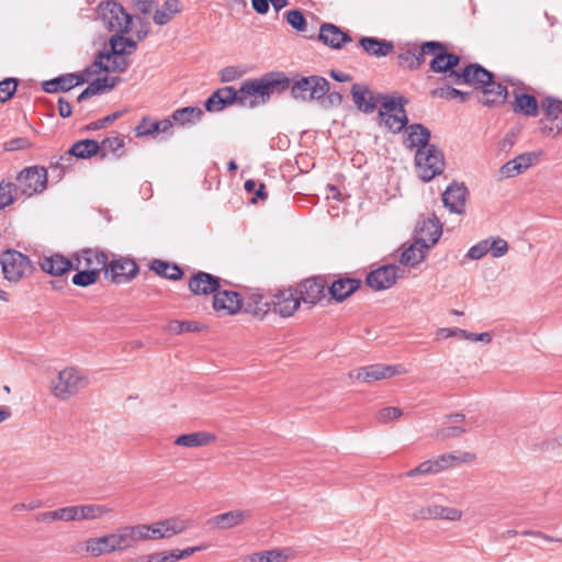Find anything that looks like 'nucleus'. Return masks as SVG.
Wrapping results in <instances>:
<instances>
[{
    "mask_svg": "<svg viewBox=\"0 0 562 562\" xmlns=\"http://www.w3.org/2000/svg\"><path fill=\"white\" fill-rule=\"evenodd\" d=\"M60 85L61 91H68L71 88L82 83L85 79L76 74H68L57 78Z\"/></svg>",
    "mask_w": 562,
    "mask_h": 562,
    "instance_id": "nucleus-62",
    "label": "nucleus"
},
{
    "mask_svg": "<svg viewBox=\"0 0 562 562\" xmlns=\"http://www.w3.org/2000/svg\"><path fill=\"white\" fill-rule=\"evenodd\" d=\"M438 469H437V465H436V462L434 461V459H429V460H426L424 462H422L419 465H417L416 468L409 470L408 472L405 473V475L407 477H416V476H419V475H435V474H438Z\"/></svg>",
    "mask_w": 562,
    "mask_h": 562,
    "instance_id": "nucleus-52",
    "label": "nucleus"
},
{
    "mask_svg": "<svg viewBox=\"0 0 562 562\" xmlns=\"http://www.w3.org/2000/svg\"><path fill=\"white\" fill-rule=\"evenodd\" d=\"M72 262V269H86L100 274L106 269L108 257L97 249H83L74 256Z\"/></svg>",
    "mask_w": 562,
    "mask_h": 562,
    "instance_id": "nucleus-16",
    "label": "nucleus"
},
{
    "mask_svg": "<svg viewBox=\"0 0 562 562\" xmlns=\"http://www.w3.org/2000/svg\"><path fill=\"white\" fill-rule=\"evenodd\" d=\"M137 272L138 267L134 260L121 257L106 265L105 277L120 284L134 279Z\"/></svg>",
    "mask_w": 562,
    "mask_h": 562,
    "instance_id": "nucleus-14",
    "label": "nucleus"
},
{
    "mask_svg": "<svg viewBox=\"0 0 562 562\" xmlns=\"http://www.w3.org/2000/svg\"><path fill=\"white\" fill-rule=\"evenodd\" d=\"M121 79L117 77H102L90 82L89 86L78 95L77 101L81 102L89 98L112 90Z\"/></svg>",
    "mask_w": 562,
    "mask_h": 562,
    "instance_id": "nucleus-35",
    "label": "nucleus"
},
{
    "mask_svg": "<svg viewBox=\"0 0 562 562\" xmlns=\"http://www.w3.org/2000/svg\"><path fill=\"white\" fill-rule=\"evenodd\" d=\"M168 330L172 334L180 335L183 333H192L199 330L193 322L172 321L168 325Z\"/></svg>",
    "mask_w": 562,
    "mask_h": 562,
    "instance_id": "nucleus-59",
    "label": "nucleus"
},
{
    "mask_svg": "<svg viewBox=\"0 0 562 562\" xmlns=\"http://www.w3.org/2000/svg\"><path fill=\"white\" fill-rule=\"evenodd\" d=\"M463 512L457 507L431 504V519L456 522L462 519Z\"/></svg>",
    "mask_w": 562,
    "mask_h": 562,
    "instance_id": "nucleus-44",
    "label": "nucleus"
},
{
    "mask_svg": "<svg viewBox=\"0 0 562 562\" xmlns=\"http://www.w3.org/2000/svg\"><path fill=\"white\" fill-rule=\"evenodd\" d=\"M405 373H407V370L402 364H371L352 370L348 375L352 380L370 384L375 381L389 379L394 375H402Z\"/></svg>",
    "mask_w": 562,
    "mask_h": 562,
    "instance_id": "nucleus-10",
    "label": "nucleus"
},
{
    "mask_svg": "<svg viewBox=\"0 0 562 562\" xmlns=\"http://www.w3.org/2000/svg\"><path fill=\"white\" fill-rule=\"evenodd\" d=\"M482 97L480 102L486 106L503 104L507 98V88L493 79L481 87Z\"/></svg>",
    "mask_w": 562,
    "mask_h": 562,
    "instance_id": "nucleus-32",
    "label": "nucleus"
},
{
    "mask_svg": "<svg viewBox=\"0 0 562 562\" xmlns=\"http://www.w3.org/2000/svg\"><path fill=\"white\" fill-rule=\"evenodd\" d=\"M150 270H153L158 276L165 277L173 281L181 279L183 274V272L177 265L169 263L160 259H154L151 261Z\"/></svg>",
    "mask_w": 562,
    "mask_h": 562,
    "instance_id": "nucleus-43",
    "label": "nucleus"
},
{
    "mask_svg": "<svg viewBox=\"0 0 562 562\" xmlns=\"http://www.w3.org/2000/svg\"><path fill=\"white\" fill-rule=\"evenodd\" d=\"M89 383L87 374L75 367H66L50 380V393L58 400L66 401L83 390Z\"/></svg>",
    "mask_w": 562,
    "mask_h": 562,
    "instance_id": "nucleus-4",
    "label": "nucleus"
},
{
    "mask_svg": "<svg viewBox=\"0 0 562 562\" xmlns=\"http://www.w3.org/2000/svg\"><path fill=\"white\" fill-rule=\"evenodd\" d=\"M361 285V281L356 278H338L328 288L330 296L336 302H342L351 294H353Z\"/></svg>",
    "mask_w": 562,
    "mask_h": 562,
    "instance_id": "nucleus-28",
    "label": "nucleus"
},
{
    "mask_svg": "<svg viewBox=\"0 0 562 562\" xmlns=\"http://www.w3.org/2000/svg\"><path fill=\"white\" fill-rule=\"evenodd\" d=\"M239 104V89L223 87L213 92L205 101V109L209 112H220L232 104Z\"/></svg>",
    "mask_w": 562,
    "mask_h": 562,
    "instance_id": "nucleus-19",
    "label": "nucleus"
},
{
    "mask_svg": "<svg viewBox=\"0 0 562 562\" xmlns=\"http://www.w3.org/2000/svg\"><path fill=\"white\" fill-rule=\"evenodd\" d=\"M182 5L180 0H166L160 8H156L153 20L157 25H165L170 22L176 14L180 13Z\"/></svg>",
    "mask_w": 562,
    "mask_h": 562,
    "instance_id": "nucleus-40",
    "label": "nucleus"
},
{
    "mask_svg": "<svg viewBox=\"0 0 562 562\" xmlns=\"http://www.w3.org/2000/svg\"><path fill=\"white\" fill-rule=\"evenodd\" d=\"M415 167L423 181H430L445 169L443 154L435 145L419 148L415 155Z\"/></svg>",
    "mask_w": 562,
    "mask_h": 562,
    "instance_id": "nucleus-7",
    "label": "nucleus"
},
{
    "mask_svg": "<svg viewBox=\"0 0 562 562\" xmlns=\"http://www.w3.org/2000/svg\"><path fill=\"white\" fill-rule=\"evenodd\" d=\"M486 241H487L488 252H491V255L494 258H499L507 254L509 247H508V243L505 239H503L501 237H491V238H486Z\"/></svg>",
    "mask_w": 562,
    "mask_h": 562,
    "instance_id": "nucleus-56",
    "label": "nucleus"
},
{
    "mask_svg": "<svg viewBox=\"0 0 562 562\" xmlns=\"http://www.w3.org/2000/svg\"><path fill=\"white\" fill-rule=\"evenodd\" d=\"M4 279L18 282L32 272L31 261L26 256L16 250H7L0 258Z\"/></svg>",
    "mask_w": 562,
    "mask_h": 562,
    "instance_id": "nucleus-9",
    "label": "nucleus"
},
{
    "mask_svg": "<svg viewBox=\"0 0 562 562\" xmlns=\"http://www.w3.org/2000/svg\"><path fill=\"white\" fill-rule=\"evenodd\" d=\"M80 512L81 520H97L111 514L112 509L102 504H87L80 505Z\"/></svg>",
    "mask_w": 562,
    "mask_h": 562,
    "instance_id": "nucleus-48",
    "label": "nucleus"
},
{
    "mask_svg": "<svg viewBox=\"0 0 562 562\" xmlns=\"http://www.w3.org/2000/svg\"><path fill=\"white\" fill-rule=\"evenodd\" d=\"M145 560L147 562H177L173 549L146 554Z\"/></svg>",
    "mask_w": 562,
    "mask_h": 562,
    "instance_id": "nucleus-63",
    "label": "nucleus"
},
{
    "mask_svg": "<svg viewBox=\"0 0 562 562\" xmlns=\"http://www.w3.org/2000/svg\"><path fill=\"white\" fill-rule=\"evenodd\" d=\"M468 190L463 184H451L442 194L446 207L452 213L461 214L464 211Z\"/></svg>",
    "mask_w": 562,
    "mask_h": 562,
    "instance_id": "nucleus-26",
    "label": "nucleus"
},
{
    "mask_svg": "<svg viewBox=\"0 0 562 562\" xmlns=\"http://www.w3.org/2000/svg\"><path fill=\"white\" fill-rule=\"evenodd\" d=\"M513 111L525 116L535 117L539 114V104L533 95L519 93L515 95Z\"/></svg>",
    "mask_w": 562,
    "mask_h": 562,
    "instance_id": "nucleus-38",
    "label": "nucleus"
},
{
    "mask_svg": "<svg viewBox=\"0 0 562 562\" xmlns=\"http://www.w3.org/2000/svg\"><path fill=\"white\" fill-rule=\"evenodd\" d=\"M541 109L548 120L560 121L554 127H550V131L559 132L562 128V101L548 97L542 101Z\"/></svg>",
    "mask_w": 562,
    "mask_h": 562,
    "instance_id": "nucleus-42",
    "label": "nucleus"
},
{
    "mask_svg": "<svg viewBox=\"0 0 562 562\" xmlns=\"http://www.w3.org/2000/svg\"><path fill=\"white\" fill-rule=\"evenodd\" d=\"M449 463V468H453L463 463H471L476 459V454L469 451H457L445 453Z\"/></svg>",
    "mask_w": 562,
    "mask_h": 562,
    "instance_id": "nucleus-57",
    "label": "nucleus"
},
{
    "mask_svg": "<svg viewBox=\"0 0 562 562\" xmlns=\"http://www.w3.org/2000/svg\"><path fill=\"white\" fill-rule=\"evenodd\" d=\"M403 415V412L398 407L387 406L379 409L375 414V419L380 424H389L396 422Z\"/></svg>",
    "mask_w": 562,
    "mask_h": 562,
    "instance_id": "nucleus-54",
    "label": "nucleus"
},
{
    "mask_svg": "<svg viewBox=\"0 0 562 562\" xmlns=\"http://www.w3.org/2000/svg\"><path fill=\"white\" fill-rule=\"evenodd\" d=\"M326 282L322 278H308L300 284L301 302L315 305L325 297Z\"/></svg>",
    "mask_w": 562,
    "mask_h": 562,
    "instance_id": "nucleus-21",
    "label": "nucleus"
},
{
    "mask_svg": "<svg viewBox=\"0 0 562 562\" xmlns=\"http://www.w3.org/2000/svg\"><path fill=\"white\" fill-rule=\"evenodd\" d=\"M427 53H423V45L420 47L403 49L398 56V66L406 69H417L425 61Z\"/></svg>",
    "mask_w": 562,
    "mask_h": 562,
    "instance_id": "nucleus-39",
    "label": "nucleus"
},
{
    "mask_svg": "<svg viewBox=\"0 0 562 562\" xmlns=\"http://www.w3.org/2000/svg\"><path fill=\"white\" fill-rule=\"evenodd\" d=\"M432 97L445 99V100H453L456 98H460L461 101L468 100L470 93L469 92H462L456 88L452 87H442L437 88L431 91Z\"/></svg>",
    "mask_w": 562,
    "mask_h": 562,
    "instance_id": "nucleus-53",
    "label": "nucleus"
},
{
    "mask_svg": "<svg viewBox=\"0 0 562 562\" xmlns=\"http://www.w3.org/2000/svg\"><path fill=\"white\" fill-rule=\"evenodd\" d=\"M359 45L366 53L378 58L387 56L394 49L392 42L376 37H362Z\"/></svg>",
    "mask_w": 562,
    "mask_h": 562,
    "instance_id": "nucleus-34",
    "label": "nucleus"
},
{
    "mask_svg": "<svg viewBox=\"0 0 562 562\" xmlns=\"http://www.w3.org/2000/svg\"><path fill=\"white\" fill-rule=\"evenodd\" d=\"M381 124H383L390 132L398 133L406 126L408 119L406 112L389 113L385 116L379 115Z\"/></svg>",
    "mask_w": 562,
    "mask_h": 562,
    "instance_id": "nucleus-46",
    "label": "nucleus"
},
{
    "mask_svg": "<svg viewBox=\"0 0 562 562\" xmlns=\"http://www.w3.org/2000/svg\"><path fill=\"white\" fill-rule=\"evenodd\" d=\"M216 440V436L209 431H195L180 435L175 439V445L184 448L206 447Z\"/></svg>",
    "mask_w": 562,
    "mask_h": 562,
    "instance_id": "nucleus-33",
    "label": "nucleus"
},
{
    "mask_svg": "<svg viewBox=\"0 0 562 562\" xmlns=\"http://www.w3.org/2000/svg\"><path fill=\"white\" fill-rule=\"evenodd\" d=\"M423 53H427L428 56H432L429 67L434 72L445 74V80L451 85V72H459L456 67L460 63L458 55L449 53L447 47L440 42H425L423 44Z\"/></svg>",
    "mask_w": 562,
    "mask_h": 562,
    "instance_id": "nucleus-6",
    "label": "nucleus"
},
{
    "mask_svg": "<svg viewBox=\"0 0 562 562\" xmlns=\"http://www.w3.org/2000/svg\"><path fill=\"white\" fill-rule=\"evenodd\" d=\"M77 273L72 277V283L78 286H88L94 284L99 279V273L86 269H76Z\"/></svg>",
    "mask_w": 562,
    "mask_h": 562,
    "instance_id": "nucleus-55",
    "label": "nucleus"
},
{
    "mask_svg": "<svg viewBox=\"0 0 562 562\" xmlns=\"http://www.w3.org/2000/svg\"><path fill=\"white\" fill-rule=\"evenodd\" d=\"M318 40L325 45L339 49L344 44L350 43L352 38L340 27L331 23H324L319 29Z\"/></svg>",
    "mask_w": 562,
    "mask_h": 562,
    "instance_id": "nucleus-24",
    "label": "nucleus"
},
{
    "mask_svg": "<svg viewBox=\"0 0 562 562\" xmlns=\"http://www.w3.org/2000/svg\"><path fill=\"white\" fill-rule=\"evenodd\" d=\"M286 22L297 32L306 31V19L304 18L302 11L300 10H290L285 13Z\"/></svg>",
    "mask_w": 562,
    "mask_h": 562,
    "instance_id": "nucleus-58",
    "label": "nucleus"
},
{
    "mask_svg": "<svg viewBox=\"0 0 562 562\" xmlns=\"http://www.w3.org/2000/svg\"><path fill=\"white\" fill-rule=\"evenodd\" d=\"M351 94L355 104L360 111L371 113L375 110L379 100L368 87L355 83L351 89Z\"/></svg>",
    "mask_w": 562,
    "mask_h": 562,
    "instance_id": "nucleus-30",
    "label": "nucleus"
},
{
    "mask_svg": "<svg viewBox=\"0 0 562 562\" xmlns=\"http://www.w3.org/2000/svg\"><path fill=\"white\" fill-rule=\"evenodd\" d=\"M125 33L113 34L110 37V49L122 57L131 55L137 49V41L132 37L124 36Z\"/></svg>",
    "mask_w": 562,
    "mask_h": 562,
    "instance_id": "nucleus-41",
    "label": "nucleus"
},
{
    "mask_svg": "<svg viewBox=\"0 0 562 562\" xmlns=\"http://www.w3.org/2000/svg\"><path fill=\"white\" fill-rule=\"evenodd\" d=\"M538 160L539 155L537 153L520 154L514 159L504 164L499 169V175L503 178H514L537 164Z\"/></svg>",
    "mask_w": 562,
    "mask_h": 562,
    "instance_id": "nucleus-20",
    "label": "nucleus"
},
{
    "mask_svg": "<svg viewBox=\"0 0 562 562\" xmlns=\"http://www.w3.org/2000/svg\"><path fill=\"white\" fill-rule=\"evenodd\" d=\"M40 266L46 273L52 276H63L72 269L74 262L63 255L53 254L50 256H44L40 260Z\"/></svg>",
    "mask_w": 562,
    "mask_h": 562,
    "instance_id": "nucleus-29",
    "label": "nucleus"
},
{
    "mask_svg": "<svg viewBox=\"0 0 562 562\" xmlns=\"http://www.w3.org/2000/svg\"><path fill=\"white\" fill-rule=\"evenodd\" d=\"M250 518V512L246 509H233L218 514L212 518L213 525L218 529H231L244 524Z\"/></svg>",
    "mask_w": 562,
    "mask_h": 562,
    "instance_id": "nucleus-31",
    "label": "nucleus"
},
{
    "mask_svg": "<svg viewBox=\"0 0 562 562\" xmlns=\"http://www.w3.org/2000/svg\"><path fill=\"white\" fill-rule=\"evenodd\" d=\"M429 249V246L415 238V241L406 248L401 255V263L415 267L420 263Z\"/></svg>",
    "mask_w": 562,
    "mask_h": 562,
    "instance_id": "nucleus-37",
    "label": "nucleus"
},
{
    "mask_svg": "<svg viewBox=\"0 0 562 562\" xmlns=\"http://www.w3.org/2000/svg\"><path fill=\"white\" fill-rule=\"evenodd\" d=\"M128 68L126 59L120 55L110 52L100 53L90 68L86 70L88 75L105 72H124Z\"/></svg>",
    "mask_w": 562,
    "mask_h": 562,
    "instance_id": "nucleus-15",
    "label": "nucleus"
},
{
    "mask_svg": "<svg viewBox=\"0 0 562 562\" xmlns=\"http://www.w3.org/2000/svg\"><path fill=\"white\" fill-rule=\"evenodd\" d=\"M451 85H471L480 88L493 79L492 72L477 64H471L459 72L450 74Z\"/></svg>",
    "mask_w": 562,
    "mask_h": 562,
    "instance_id": "nucleus-13",
    "label": "nucleus"
},
{
    "mask_svg": "<svg viewBox=\"0 0 562 562\" xmlns=\"http://www.w3.org/2000/svg\"><path fill=\"white\" fill-rule=\"evenodd\" d=\"M213 307L223 315L236 314L241 307L239 294L235 291H218L214 294Z\"/></svg>",
    "mask_w": 562,
    "mask_h": 562,
    "instance_id": "nucleus-23",
    "label": "nucleus"
},
{
    "mask_svg": "<svg viewBox=\"0 0 562 562\" xmlns=\"http://www.w3.org/2000/svg\"><path fill=\"white\" fill-rule=\"evenodd\" d=\"M135 547L132 525L119 527L115 531L100 537L88 538L83 543L72 547L71 552L85 558H99L116 552H124Z\"/></svg>",
    "mask_w": 562,
    "mask_h": 562,
    "instance_id": "nucleus-1",
    "label": "nucleus"
},
{
    "mask_svg": "<svg viewBox=\"0 0 562 562\" xmlns=\"http://www.w3.org/2000/svg\"><path fill=\"white\" fill-rule=\"evenodd\" d=\"M99 149V143L93 139L78 140L69 148L65 155L60 156L55 167L64 169L69 166V161L72 157L87 159L97 155Z\"/></svg>",
    "mask_w": 562,
    "mask_h": 562,
    "instance_id": "nucleus-17",
    "label": "nucleus"
},
{
    "mask_svg": "<svg viewBox=\"0 0 562 562\" xmlns=\"http://www.w3.org/2000/svg\"><path fill=\"white\" fill-rule=\"evenodd\" d=\"M402 277V270L396 265L381 266L368 273L366 283L374 291L392 288Z\"/></svg>",
    "mask_w": 562,
    "mask_h": 562,
    "instance_id": "nucleus-12",
    "label": "nucleus"
},
{
    "mask_svg": "<svg viewBox=\"0 0 562 562\" xmlns=\"http://www.w3.org/2000/svg\"><path fill=\"white\" fill-rule=\"evenodd\" d=\"M18 81L14 78H7L0 82V102H5L12 98L16 91Z\"/></svg>",
    "mask_w": 562,
    "mask_h": 562,
    "instance_id": "nucleus-61",
    "label": "nucleus"
},
{
    "mask_svg": "<svg viewBox=\"0 0 562 562\" xmlns=\"http://www.w3.org/2000/svg\"><path fill=\"white\" fill-rule=\"evenodd\" d=\"M430 138V132L427 127L422 124H412L407 127V137L405 145L408 148H424L431 146L428 142Z\"/></svg>",
    "mask_w": 562,
    "mask_h": 562,
    "instance_id": "nucleus-36",
    "label": "nucleus"
},
{
    "mask_svg": "<svg viewBox=\"0 0 562 562\" xmlns=\"http://www.w3.org/2000/svg\"><path fill=\"white\" fill-rule=\"evenodd\" d=\"M290 87V80L281 72L267 74L261 78L247 79L239 88V105L256 108L269 101L272 94Z\"/></svg>",
    "mask_w": 562,
    "mask_h": 562,
    "instance_id": "nucleus-2",
    "label": "nucleus"
},
{
    "mask_svg": "<svg viewBox=\"0 0 562 562\" xmlns=\"http://www.w3.org/2000/svg\"><path fill=\"white\" fill-rule=\"evenodd\" d=\"M189 527V521L172 517L153 524L132 525V532L136 546L138 542L171 538L186 531Z\"/></svg>",
    "mask_w": 562,
    "mask_h": 562,
    "instance_id": "nucleus-3",
    "label": "nucleus"
},
{
    "mask_svg": "<svg viewBox=\"0 0 562 562\" xmlns=\"http://www.w3.org/2000/svg\"><path fill=\"white\" fill-rule=\"evenodd\" d=\"M19 190H15V183L0 182V209H4L16 200Z\"/></svg>",
    "mask_w": 562,
    "mask_h": 562,
    "instance_id": "nucleus-51",
    "label": "nucleus"
},
{
    "mask_svg": "<svg viewBox=\"0 0 562 562\" xmlns=\"http://www.w3.org/2000/svg\"><path fill=\"white\" fill-rule=\"evenodd\" d=\"M273 312L281 317H290L299 308L301 300L295 290L289 288L273 295Z\"/></svg>",
    "mask_w": 562,
    "mask_h": 562,
    "instance_id": "nucleus-18",
    "label": "nucleus"
},
{
    "mask_svg": "<svg viewBox=\"0 0 562 562\" xmlns=\"http://www.w3.org/2000/svg\"><path fill=\"white\" fill-rule=\"evenodd\" d=\"M406 100L402 97H384L382 105L379 110V115H386L389 113L403 112Z\"/></svg>",
    "mask_w": 562,
    "mask_h": 562,
    "instance_id": "nucleus-50",
    "label": "nucleus"
},
{
    "mask_svg": "<svg viewBox=\"0 0 562 562\" xmlns=\"http://www.w3.org/2000/svg\"><path fill=\"white\" fill-rule=\"evenodd\" d=\"M203 111L196 106H186L172 113V120L179 125L195 123L201 120Z\"/></svg>",
    "mask_w": 562,
    "mask_h": 562,
    "instance_id": "nucleus-45",
    "label": "nucleus"
},
{
    "mask_svg": "<svg viewBox=\"0 0 562 562\" xmlns=\"http://www.w3.org/2000/svg\"><path fill=\"white\" fill-rule=\"evenodd\" d=\"M407 515L413 520H431V504L426 506H411L407 508Z\"/></svg>",
    "mask_w": 562,
    "mask_h": 562,
    "instance_id": "nucleus-60",
    "label": "nucleus"
},
{
    "mask_svg": "<svg viewBox=\"0 0 562 562\" xmlns=\"http://www.w3.org/2000/svg\"><path fill=\"white\" fill-rule=\"evenodd\" d=\"M486 254H488L487 241L483 239L468 250L467 257L471 260H479Z\"/></svg>",
    "mask_w": 562,
    "mask_h": 562,
    "instance_id": "nucleus-64",
    "label": "nucleus"
},
{
    "mask_svg": "<svg viewBox=\"0 0 562 562\" xmlns=\"http://www.w3.org/2000/svg\"><path fill=\"white\" fill-rule=\"evenodd\" d=\"M286 558L282 550L274 549L251 553L243 562H283Z\"/></svg>",
    "mask_w": 562,
    "mask_h": 562,
    "instance_id": "nucleus-47",
    "label": "nucleus"
},
{
    "mask_svg": "<svg viewBox=\"0 0 562 562\" xmlns=\"http://www.w3.org/2000/svg\"><path fill=\"white\" fill-rule=\"evenodd\" d=\"M172 122L169 119L161 121H153L150 117H143L135 126V135L137 137L155 136L158 133L171 134Z\"/></svg>",
    "mask_w": 562,
    "mask_h": 562,
    "instance_id": "nucleus-27",
    "label": "nucleus"
},
{
    "mask_svg": "<svg viewBox=\"0 0 562 562\" xmlns=\"http://www.w3.org/2000/svg\"><path fill=\"white\" fill-rule=\"evenodd\" d=\"M98 16L114 34L128 33L133 29V16L115 0L101 1L97 7Z\"/></svg>",
    "mask_w": 562,
    "mask_h": 562,
    "instance_id": "nucleus-5",
    "label": "nucleus"
},
{
    "mask_svg": "<svg viewBox=\"0 0 562 562\" xmlns=\"http://www.w3.org/2000/svg\"><path fill=\"white\" fill-rule=\"evenodd\" d=\"M220 279L206 272L195 273L189 281V289L195 295H207L217 292Z\"/></svg>",
    "mask_w": 562,
    "mask_h": 562,
    "instance_id": "nucleus-25",
    "label": "nucleus"
},
{
    "mask_svg": "<svg viewBox=\"0 0 562 562\" xmlns=\"http://www.w3.org/2000/svg\"><path fill=\"white\" fill-rule=\"evenodd\" d=\"M102 155L113 154L120 156L121 149L124 147V139L117 135L110 136L104 138L101 144H99Z\"/></svg>",
    "mask_w": 562,
    "mask_h": 562,
    "instance_id": "nucleus-49",
    "label": "nucleus"
},
{
    "mask_svg": "<svg viewBox=\"0 0 562 562\" xmlns=\"http://www.w3.org/2000/svg\"><path fill=\"white\" fill-rule=\"evenodd\" d=\"M415 238L428 245H435L442 234V226L436 216L418 221Z\"/></svg>",
    "mask_w": 562,
    "mask_h": 562,
    "instance_id": "nucleus-22",
    "label": "nucleus"
},
{
    "mask_svg": "<svg viewBox=\"0 0 562 562\" xmlns=\"http://www.w3.org/2000/svg\"><path fill=\"white\" fill-rule=\"evenodd\" d=\"M47 171L43 167H30L20 172L15 190L25 196H32L46 188Z\"/></svg>",
    "mask_w": 562,
    "mask_h": 562,
    "instance_id": "nucleus-11",
    "label": "nucleus"
},
{
    "mask_svg": "<svg viewBox=\"0 0 562 562\" xmlns=\"http://www.w3.org/2000/svg\"><path fill=\"white\" fill-rule=\"evenodd\" d=\"M329 91V82L319 76L302 77L291 86V93L300 101L319 100Z\"/></svg>",
    "mask_w": 562,
    "mask_h": 562,
    "instance_id": "nucleus-8",
    "label": "nucleus"
}]
</instances>
